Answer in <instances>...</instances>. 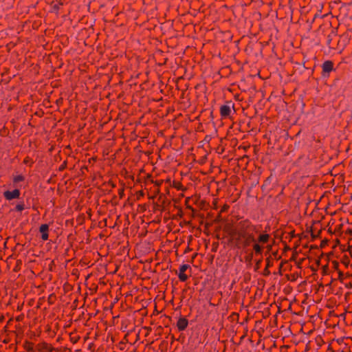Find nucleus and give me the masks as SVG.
Listing matches in <instances>:
<instances>
[{
	"mask_svg": "<svg viewBox=\"0 0 352 352\" xmlns=\"http://www.w3.org/2000/svg\"><path fill=\"white\" fill-rule=\"evenodd\" d=\"M262 225L254 224L248 219H242L237 223L235 233L237 239L241 241L243 249L252 245V250L245 256V261H252L253 256H262L264 245L271 239V236L266 230L261 232Z\"/></svg>",
	"mask_w": 352,
	"mask_h": 352,
	"instance_id": "obj_1",
	"label": "nucleus"
},
{
	"mask_svg": "<svg viewBox=\"0 0 352 352\" xmlns=\"http://www.w3.org/2000/svg\"><path fill=\"white\" fill-rule=\"evenodd\" d=\"M322 67V77L329 78L330 72L335 70L334 63L332 60H325L321 65Z\"/></svg>",
	"mask_w": 352,
	"mask_h": 352,
	"instance_id": "obj_2",
	"label": "nucleus"
},
{
	"mask_svg": "<svg viewBox=\"0 0 352 352\" xmlns=\"http://www.w3.org/2000/svg\"><path fill=\"white\" fill-rule=\"evenodd\" d=\"M234 103L230 101H226L224 104H222L219 108L220 115L222 118H229L231 114V108H234Z\"/></svg>",
	"mask_w": 352,
	"mask_h": 352,
	"instance_id": "obj_3",
	"label": "nucleus"
},
{
	"mask_svg": "<svg viewBox=\"0 0 352 352\" xmlns=\"http://www.w3.org/2000/svg\"><path fill=\"white\" fill-rule=\"evenodd\" d=\"M21 191L19 189H14L12 191L6 190L3 192V197L6 200L11 201L19 198Z\"/></svg>",
	"mask_w": 352,
	"mask_h": 352,
	"instance_id": "obj_4",
	"label": "nucleus"
},
{
	"mask_svg": "<svg viewBox=\"0 0 352 352\" xmlns=\"http://www.w3.org/2000/svg\"><path fill=\"white\" fill-rule=\"evenodd\" d=\"M190 266L188 264H183L179 267V272L178 274V278L180 281L185 282L188 280V276L185 274V272L190 268Z\"/></svg>",
	"mask_w": 352,
	"mask_h": 352,
	"instance_id": "obj_5",
	"label": "nucleus"
},
{
	"mask_svg": "<svg viewBox=\"0 0 352 352\" xmlns=\"http://www.w3.org/2000/svg\"><path fill=\"white\" fill-rule=\"evenodd\" d=\"M188 325V320L185 317L181 316L177 322V328L179 331H184Z\"/></svg>",
	"mask_w": 352,
	"mask_h": 352,
	"instance_id": "obj_6",
	"label": "nucleus"
},
{
	"mask_svg": "<svg viewBox=\"0 0 352 352\" xmlns=\"http://www.w3.org/2000/svg\"><path fill=\"white\" fill-rule=\"evenodd\" d=\"M39 232L41 233L43 241H47L49 238V226L46 223L42 224L39 228Z\"/></svg>",
	"mask_w": 352,
	"mask_h": 352,
	"instance_id": "obj_7",
	"label": "nucleus"
},
{
	"mask_svg": "<svg viewBox=\"0 0 352 352\" xmlns=\"http://www.w3.org/2000/svg\"><path fill=\"white\" fill-rule=\"evenodd\" d=\"M37 349L40 352H52L54 348L47 342H41L37 344Z\"/></svg>",
	"mask_w": 352,
	"mask_h": 352,
	"instance_id": "obj_8",
	"label": "nucleus"
},
{
	"mask_svg": "<svg viewBox=\"0 0 352 352\" xmlns=\"http://www.w3.org/2000/svg\"><path fill=\"white\" fill-rule=\"evenodd\" d=\"M29 207L26 206L24 201H21L17 203V204L15 206V207L10 210V212H21L23 210H24L25 208H28Z\"/></svg>",
	"mask_w": 352,
	"mask_h": 352,
	"instance_id": "obj_9",
	"label": "nucleus"
},
{
	"mask_svg": "<svg viewBox=\"0 0 352 352\" xmlns=\"http://www.w3.org/2000/svg\"><path fill=\"white\" fill-rule=\"evenodd\" d=\"M171 186L178 190L185 191L186 190V188L184 187L179 181L173 180Z\"/></svg>",
	"mask_w": 352,
	"mask_h": 352,
	"instance_id": "obj_10",
	"label": "nucleus"
},
{
	"mask_svg": "<svg viewBox=\"0 0 352 352\" xmlns=\"http://www.w3.org/2000/svg\"><path fill=\"white\" fill-rule=\"evenodd\" d=\"M23 347L28 352H34V343L32 342L25 340Z\"/></svg>",
	"mask_w": 352,
	"mask_h": 352,
	"instance_id": "obj_11",
	"label": "nucleus"
},
{
	"mask_svg": "<svg viewBox=\"0 0 352 352\" xmlns=\"http://www.w3.org/2000/svg\"><path fill=\"white\" fill-rule=\"evenodd\" d=\"M63 3L60 1V0H59L57 3H53L52 4V10L54 12H55L56 13H58V11L60 8L61 6H63Z\"/></svg>",
	"mask_w": 352,
	"mask_h": 352,
	"instance_id": "obj_12",
	"label": "nucleus"
},
{
	"mask_svg": "<svg viewBox=\"0 0 352 352\" xmlns=\"http://www.w3.org/2000/svg\"><path fill=\"white\" fill-rule=\"evenodd\" d=\"M309 232L311 233V236L312 240H314V239H316L319 237L320 234L321 233V230H319L318 232H317V234H315L314 231V228L311 226L310 228Z\"/></svg>",
	"mask_w": 352,
	"mask_h": 352,
	"instance_id": "obj_13",
	"label": "nucleus"
},
{
	"mask_svg": "<svg viewBox=\"0 0 352 352\" xmlns=\"http://www.w3.org/2000/svg\"><path fill=\"white\" fill-rule=\"evenodd\" d=\"M25 180V177L22 175H16V176H14L13 177V183L14 184H17L20 182H23Z\"/></svg>",
	"mask_w": 352,
	"mask_h": 352,
	"instance_id": "obj_14",
	"label": "nucleus"
},
{
	"mask_svg": "<svg viewBox=\"0 0 352 352\" xmlns=\"http://www.w3.org/2000/svg\"><path fill=\"white\" fill-rule=\"evenodd\" d=\"M331 264H332V267H333L335 270H336V271H338V270H339V265H339L338 261H333L331 262Z\"/></svg>",
	"mask_w": 352,
	"mask_h": 352,
	"instance_id": "obj_15",
	"label": "nucleus"
},
{
	"mask_svg": "<svg viewBox=\"0 0 352 352\" xmlns=\"http://www.w3.org/2000/svg\"><path fill=\"white\" fill-rule=\"evenodd\" d=\"M273 265V263L271 261V256H269L266 258V267L269 268Z\"/></svg>",
	"mask_w": 352,
	"mask_h": 352,
	"instance_id": "obj_16",
	"label": "nucleus"
},
{
	"mask_svg": "<svg viewBox=\"0 0 352 352\" xmlns=\"http://www.w3.org/2000/svg\"><path fill=\"white\" fill-rule=\"evenodd\" d=\"M67 161H64V162L62 163V164H60V166H59V168H58V170H59V171H63V170H64L66 168V167H67Z\"/></svg>",
	"mask_w": 352,
	"mask_h": 352,
	"instance_id": "obj_17",
	"label": "nucleus"
},
{
	"mask_svg": "<svg viewBox=\"0 0 352 352\" xmlns=\"http://www.w3.org/2000/svg\"><path fill=\"white\" fill-rule=\"evenodd\" d=\"M328 271H329V266L328 265H325L322 267V275H326L328 273Z\"/></svg>",
	"mask_w": 352,
	"mask_h": 352,
	"instance_id": "obj_18",
	"label": "nucleus"
},
{
	"mask_svg": "<svg viewBox=\"0 0 352 352\" xmlns=\"http://www.w3.org/2000/svg\"><path fill=\"white\" fill-rule=\"evenodd\" d=\"M342 263L346 266L347 267L349 263V259L348 257L345 256L342 259Z\"/></svg>",
	"mask_w": 352,
	"mask_h": 352,
	"instance_id": "obj_19",
	"label": "nucleus"
},
{
	"mask_svg": "<svg viewBox=\"0 0 352 352\" xmlns=\"http://www.w3.org/2000/svg\"><path fill=\"white\" fill-rule=\"evenodd\" d=\"M338 279L340 280V281H342V280L344 278V274H343V272L340 270H338Z\"/></svg>",
	"mask_w": 352,
	"mask_h": 352,
	"instance_id": "obj_20",
	"label": "nucleus"
},
{
	"mask_svg": "<svg viewBox=\"0 0 352 352\" xmlns=\"http://www.w3.org/2000/svg\"><path fill=\"white\" fill-rule=\"evenodd\" d=\"M327 243H328V240H327V239L322 240L320 243V248H324L327 245Z\"/></svg>",
	"mask_w": 352,
	"mask_h": 352,
	"instance_id": "obj_21",
	"label": "nucleus"
},
{
	"mask_svg": "<svg viewBox=\"0 0 352 352\" xmlns=\"http://www.w3.org/2000/svg\"><path fill=\"white\" fill-rule=\"evenodd\" d=\"M229 208V206L227 204L223 205V206L221 208L220 212H224L227 211Z\"/></svg>",
	"mask_w": 352,
	"mask_h": 352,
	"instance_id": "obj_22",
	"label": "nucleus"
},
{
	"mask_svg": "<svg viewBox=\"0 0 352 352\" xmlns=\"http://www.w3.org/2000/svg\"><path fill=\"white\" fill-rule=\"evenodd\" d=\"M124 188L118 189V195L120 198H122L124 196Z\"/></svg>",
	"mask_w": 352,
	"mask_h": 352,
	"instance_id": "obj_23",
	"label": "nucleus"
},
{
	"mask_svg": "<svg viewBox=\"0 0 352 352\" xmlns=\"http://www.w3.org/2000/svg\"><path fill=\"white\" fill-rule=\"evenodd\" d=\"M268 269L269 268H267L266 267H265V269L263 270L264 276H269L271 274L270 271Z\"/></svg>",
	"mask_w": 352,
	"mask_h": 352,
	"instance_id": "obj_24",
	"label": "nucleus"
},
{
	"mask_svg": "<svg viewBox=\"0 0 352 352\" xmlns=\"http://www.w3.org/2000/svg\"><path fill=\"white\" fill-rule=\"evenodd\" d=\"M79 338V337H72V336H70V340L73 343H76Z\"/></svg>",
	"mask_w": 352,
	"mask_h": 352,
	"instance_id": "obj_25",
	"label": "nucleus"
},
{
	"mask_svg": "<svg viewBox=\"0 0 352 352\" xmlns=\"http://www.w3.org/2000/svg\"><path fill=\"white\" fill-rule=\"evenodd\" d=\"M153 183H154L156 186H160L163 183L162 180H156L155 182L152 181Z\"/></svg>",
	"mask_w": 352,
	"mask_h": 352,
	"instance_id": "obj_26",
	"label": "nucleus"
},
{
	"mask_svg": "<svg viewBox=\"0 0 352 352\" xmlns=\"http://www.w3.org/2000/svg\"><path fill=\"white\" fill-rule=\"evenodd\" d=\"M290 236H291L292 238H294V237L296 236V235L295 234V231L294 230H293V231H292L290 232Z\"/></svg>",
	"mask_w": 352,
	"mask_h": 352,
	"instance_id": "obj_27",
	"label": "nucleus"
},
{
	"mask_svg": "<svg viewBox=\"0 0 352 352\" xmlns=\"http://www.w3.org/2000/svg\"><path fill=\"white\" fill-rule=\"evenodd\" d=\"M331 41V38H330V35L328 36V40H327V45L330 46Z\"/></svg>",
	"mask_w": 352,
	"mask_h": 352,
	"instance_id": "obj_28",
	"label": "nucleus"
},
{
	"mask_svg": "<svg viewBox=\"0 0 352 352\" xmlns=\"http://www.w3.org/2000/svg\"><path fill=\"white\" fill-rule=\"evenodd\" d=\"M346 286L347 288L352 289V281L349 283L348 284H346Z\"/></svg>",
	"mask_w": 352,
	"mask_h": 352,
	"instance_id": "obj_29",
	"label": "nucleus"
},
{
	"mask_svg": "<svg viewBox=\"0 0 352 352\" xmlns=\"http://www.w3.org/2000/svg\"><path fill=\"white\" fill-rule=\"evenodd\" d=\"M352 278V274L346 273V275L344 276V278Z\"/></svg>",
	"mask_w": 352,
	"mask_h": 352,
	"instance_id": "obj_30",
	"label": "nucleus"
},
{
	"mask_svg": "<svg viewBox=\"0 0 352 352\" xmlns=\"http://www.w3.org/2000/svg\"><path fill=\"white\" fill-rule=\"evenodd\" d=\"M261 261H262V259L261 258V259H259V260L256 262V265L257 267H259V265H260V263H261Z\"/></svg>",
	"mask_w": 352,
	"mask_h": 352,
	"instance_id": "obj_31",
	"label": "nucleus"
},
{
	"mask_svg": "<svg viewBox=\"0 0 352 352\" xmlns=\"http://www.w3.org/2000/svg\"><path fill=\"white\" fill-rule=\"evenodd\" d=\"M272 255L274 256V257L275 258H277V255H278V252L276 251L275 252H272Z\"/></svg>",
	"mask_w": 352,
	"mask_h": 352,
	"instance_id": "obj_32",
	"label": "nucleus"
},
{
	"mask_svg": "<svg viewBox=\"0 0 352 352\" xmlns=\"http://www.w3.org/2000/svg\"><path fill=\"white\" fill-rule=\"evenodd\" d=\"M4 316L3 315L0 316V322H2L4 320Z\"/></svg>",
	"mask_w": 352,
	"mask_h": 352,
	"instance_id": "obj_33",
	"label": "nucleus"
},
{
	"mask_svg": "<svg viewBox=\"0 0 352 352\" xmlns=\"http://www.w3.org/2000/svg\"><path fill=\"white\" fill-rule=\"evenodd\" d=\"M21 319H22V317H21V316H18L16 318V321H20Z\"/></svg>",
	"mask_w": 352,
	"mask_h": 352,
	"instance_id": "obj_34",
	"label": "nucleus"
},
{
	"mask_svg": "<svg viewBox=\"0 0 352 352\" xmlns=\"http://www.w3.org/2000/svg\"><path fill=\"white\" fill-rule=\"evenodd\" d=\"M267 250H270L272 248L271 245H267Z\"/></svg>",
	"mask_w": 352,
	"mask_h": 352,
	"instance_id": "obj_35",
	"label": "nucleus"
},
{
	"mask_svg": "<svg viewBox=\"0 0 352 352\" xmlns=\"http://www.w3.org/2000/svg\"><path fill=\"white\" fill-rule=\"evenodd\" d=\"M171 340H172V342L175 340V337H174V336H172V337H171Z\"/></svg>",
	"mask_w": 352,
	"mask_h": 352,
	"instance_id": "obj_36",
	"label": "nucleus"
},
{
	"mask_svg": "<svg viewBox=\"0 0 352 352\" xmlns=\"http://www.w3.org/2000/svg\"><path fill=\"white\" fill-rule=\"evenodd\" d=\"M110 183H111V186H112L113 188H114V187H115V184H114L113 183H111V182H110Z\"/></svg>",
	"mask_w": 352,
	"mask_h": 352,
	"instance_id": "obj_37",
	"label": "nucleus"
},
{
	"mask_svg": "<svg viewBox=\"0 0 352 352\" xmlns=\"http://www.w3.org/2000/svg\"><path fill=\"white\" fill-rule=\"evenodd\" d=\"M23 162H24L25 164H26V163L28 162L27 159H25V160H24V161H23Z\"/></svg>",
	"mask_w": 352,
	"mask_h": 352,
	"instance_id": "obj_38",
	"label": "nucleus"
},
{
	"mask_svg": "<svg viewBox=\"0 0 352 352\" xmlns=\"http://www.w3.org/2000/svg\"><path fill=\"white\" fill-rule=\"evenodd\" d=\"M143 195H144V193H143L142 191H140V195L143 196Z\"/></svg>",
	"mask_w": 352,
	"mask_h": 352,
	"instance_id": "obj_39",
	"label": "nucleus"
},
{
	"mask_svg": "<svg viewBox=\"0 0 352 352\" xmlns=\"http://www.w3.org/2000/svg\"><path fill=\"white\" fill-rule=\"evenodd\" d=\"M166 182H170V179H167V180H166Z\"/></svg>",
	"mask_w": 352,
	"mask_h": 352,
	"instance_id": "obj_40",
	"label": "nucleus"
}]
</instances>
